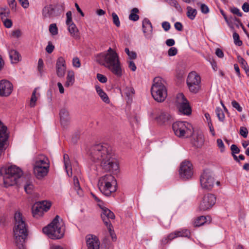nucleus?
I'll use <instances>...</instances> for the list:
<instances>
[{
	"mask_svg": "<svg viewBox=\"0 0 249 249\" xmlns=\"http://www.w3.org/2000/svg\"><path fill=\"white\" fill-rule=\"evenodd\" d=\"M89 155L90 160L99 163L105 171L114 172L119 170V163L108 144L101 143L93 145L89 150Z\"/></svg>",
	"mask_w": 249,
	"mask_h": 249,
	"instance_id": "obj_1",
	"label": "nucleus"
},
{
	"mask_svg": "<svg viewBox=\"0 0 249 249\" xmlns=\"http://www.w3.org/2000/svg\"><path fill=\"white\" fill-rule=\"evenodd\" d=\"M96 61L107 68L117 76H122V70L119 56L112 48H109L106 52L98 54Z\"/></svg>",
	"mask_w": 249,
	"mask_h": 249,
	"instance_id": "obj_2",
	"label": "nucleus"
},
{
	"mask_svg": "<svg viewBox=\"0 0 249 249\" xmlns=\"http://www.w3.org/2000/svg\"><path fill=\"white\" fill-rule=\"evenodd\" d=\"M0 173L3 176V184L6 187L17 184L18 179L23 175L21 169L16 165L1 168Z\"/></svg>",
	"mask_w": 249,
	"mask_h": 249,
	"instance_id": "obj_3",
	"label": "nucleus"
},
{
	"mask_svg": "<svg viewBox=\"0 0 249 249\" xmlns=\"http://www.w3.org/2000/svg\"><path fill=\"white\" fill-rule=\"evenodd\" d=\"M42 231L50 238L60 239L64 235V223L58 215H56L50 224L43 228Z\"/></svg>",
	"mask_w": 249,
	"mask_h": 249,
	"instance_id": "obj_4",
	"label": "nucleus"
},
{
	"mask_svg": "<svg viewBox=\"0 0 249 249\" xmlns=\"http://www.w3.org/2000/svg\"><path fill=\"white\" fill-rule=\"evenodd\" d=\"M117 182L111 175H106L99 178L98 183L100 192L106 196H109L117 190Z\"/></svg>",
	"mask_w": 249,
	"mask_h": 249,
	"instance_id": "obj_5",
	"label": "nucleus"
},
{
	"mask_svg": "<svg viewBox=\"0 0 249 249\" xmlns=\"http://www.w3.org/2000/svg\"><path fill=\"white\" fill-rule=\"evenodd\" d=\"M162 81V79L160 77L155 78L151 89L152 97L158 102L164 101L167 95V89Z\"/></svg>",
	"mask_w": 249,
	"mask_h": 249,
	"instance_id": "obj_6",
	"label": "nucleus"
},
{
	"mask_svg": "<svg viewBox=\"0 0 249 249\" xmlns=\"http://www.w3.org/2000/svg\"><path fill=\"white\" fill-rule=\"evenodd\" d=\"M172 129L175 135L179 138H189L194 133L192 125L187 122H176L172 124Z\"/></svg>",
	"mask_w": 249,
	"mask_h": 249,
	"instance_id": "obj_7",
	"label": "nucleus"
},
{
	"mask_svg": "<svg viewBox=\"0 0 249 249\" xmlns=\"http://www.w3.org/2000/svg\"><path fill=\"white\" fill-rule=\"evenodd\" d=\"M201 187L206 190H211L214 187L215 183L219 186L220 182L215 181L213 173L209 170H205L200 178Z\"/></svg>",
	"mask_w": 249,
	"mask_h": 249,
	"instance_id": "obj_8",
	"label": "nucleus"
},
{
	"mask_svg": "<svg viewBox=\"0 0 249 249\" xmlns=\"http://www.w3.org/2000/svg\"><path fill=\"white\" fill-rule=\"evenodd\" d=\"M216 197L213 194L207 193L202 196L198 207L200 211H207L213 208L216 203Z\"/></svg>",
	"mask_w": 249,
	"mask_h": 249,
	"instance_id": "obj_9",
	"label": "nucleus"
},
{
	"mask_svg": "<svg viewBox=\"0 0 249 249\" xmlns=\"http://www.w3.org/2000/svg\"><path fill=\"white\" fill-rule=\"evenodd\" d=\"M200 77L194 71L190 72L187 79V84L189 90L193 93L197 92L200 88Z\"/></svg>",
	"mask_w": 249,
	"mask_h": 249,
	"instance_id": "obj_10",
	"label": "nucleus"
},
{
	"mask_svg": "<svg viewBox=\"0 0 249 249\" xmlns=\"http://www.w3.org/2000/svg\"><path fill=\"white\" fill-rule=\"evenodd\" d=\"M14 236L17 246L19 249H23V243L27 236V228L18 226L17 229L16 226L13 228Z\"/></svg>",
	"mask_w": 249,
	"mask_h": 249,
	"instance_id": "obj_11",
	"label": "nucleus"
},
{
	"mask_svg": "<svg viewBox=\"0 0 249 249\" xmlns=\"http://www.w3.org/2000/svg\"><path fill=\"white\" fill-rule=\"evenodd\" d=\"M176 104L179 112L185 115L191 114V109L189 102L182 93L177 94Z\"/></svg>",
	"mask_w": 249,
	"mask_h": 249,
	"instance_id": "obj_12",
	"label": "nucleus"
},
{
	"mask_svg": "<svg viewBox=\"0 0 249 249\" xmlns=\"http://www.w3.org/2000/svg\"><path fill=\"white\" fill-rule=\"evenodd\" d=\"M51 206V203L46 201L35 203L32 207L33 216L36 218L42 216L44 212H47L50 208Z\"/></svg>",
	"mask_w": 249,
	"mask_h": 249,
	"instance_id": "obj_13",
	"label": "nucleus"
},
{
	"mask_svg": "<svg viewBox=\"0 0 249 249\" xmlns=\"http://www.w3.org/2000/svg\"><path fill=\"white\" fill-rule=\"evenodd\" d=\"M193 165L189 161H184L180 165L179 174L181 178L183 179H189L193 175Z\"/></svg>",
	"mask_w": 249,
	"mask_h": 249,
	"instance_id": "obj_14",
	"label": "nucleus"
},
{
	"mask_svg": "<svg viewBox=\"0 0 249 249\" xmlns=\"http://www.w3.org/2000/svg\"><path fill=\"white\" fill-rule=\"evenodd\" d=\"M6 131V126L0 121V156L2 155L6 149L5 145L8 138Z\"/></svg>",
	"mask_w": 249,
	"mask_h": 249,
	"instance_id": "obj_15",
	"label": "nucleus"
},
{
	"mask_svg": "<svg viewBox=\"0 0 249 249\" xmlns=\"http://www.w3.org/2000/svg\"><path fill=\"white\" fill-rule=\"evenodd\" d=\"M13 87L12 83L6 80L0 81V96H8L13 90Z\"/></svg>",
	"mask_w": 249,
	"mask_h": 249,
	"instance_id": "obj_16",
	"label": "nucleus"
},
{
	"mask_svg": "<svg viewBox=\"0 0 249 249\" xmlns=\"http://www.w3.org/2000/svg\"><path fill=\"white\" fill-rule=\"evenodd\" d=\"M102 212L101 213V216L104 224L106 226L111 225L110 219H114L115 215L113 212L106 207H101Z\"/></svg>",
	"mask_w": 249,
	"mask_h": 249,
	"instance_id": "obj_17",
	"label": "nucleus"
},
{
	"mask_svg": "<svg viewBox=\"0 0 249 249\" xmlns=\"http://www.w3.org/2000/svg\"><path fill=\"white\" fill-rule=\"evenodd\" d=\"M66 71V65L64 58L59 57L56 63V73L58 77L62 78L65 76Z\"/></svg>",
	"mask_w": 249,
	"mask_h": 249,
	"instance_id": "obj_18",
	"label": "nucleus"
},
{
	"mask_svg": "<svg viewBox=\"0 0 249 249\" xmlns=\"http://www.w3.org/2000/svg\"><path fill=\"white\" fill-rule=\"evenodd\" d=\"M154 114L155 119L161 124L166 123L171 118V116L168 112L159 109H156Z\"/></svg>",
	"mask_w": 249,
	"mask_h": 249,
	"instance_id": "obj_19",
	"label": "nucleus"
},
{
	"mask_svg": "<svg viewBox=\"0 0 249 249\" xmlns=\"http://www.w3.org/2000/svg\"><path fill=\"white\" fill-rule=\"evenodd\" d=\"M86 239L88 249H99L100 243L96 236L88 235Z\"/></svg>",
	"mask_w": 249,
	"mask_h": 249,
	"instance_id": "obj_20",
	"label": "nucleus"
},
{
	"mask_svg": "<svg viewBox=\"0 0 249 249\" xmlns=\"http://www.w3.org/2000/svg\"><path fill=\"white\" fill-rule=\"evenodd\" d=\"M143 32L145 36L148 39H151L153 36V27L150 20L147 18H144L142 21Z\"/></svg>",
	"mask_w": 249,
	"mask_h": 249,
	"instance_id": "obj_21",
	"label": "nucleus"
},
{
	"mask_svg": "<svg viewBox=\"0 0 249 249\" xmlns=\"http://www.w3.org/2000/svg\"><path fill=\"white\" fill-rule=\"evenodd\" d=\"M193 139L192 140V143L193 145L197 147H201L204 144V137L203 133L199 131H197L196 133L193 134Z\"/></svg>",
	"mask_w": 249,
	"mask_h": 249,
	"instance_id": "obj_22",
	"label": "nucleus"
},
{
	"mask_svg": "<svg viewBox=\"0 0 249 249\" xmlns=\"http://www.w3.org/2000/svg\"><path fill=\"white\" fill-rule=\"evenodd\" d=\"M14 226L18 229V226H21L22 228H27V225L25 222L24 217L22 213L19 212H17L14 216Z\"/></svg>",
	"mask_w": 249,
	"mask_h": 249,
	"instance_id": "obj_23",
	"label": "nucleus"
},
{
	"mask_svg": "<svg viewBox=\"0 0 249 249\" xmlns=\"http://www.w3.org/2000/svg\"><path fill=\"white\" fill-rule=\"evenodd\" d=\"M59 115L61 125L64 127L67 126L70 121V118L68 110L65 108H62L60 111Z\"/></svg>",
	"mask_w": 249,
	"mask_h": 249,
	"instance_id": "obj_24",
	"label": "nucleus"
},
{
	"mask_svg": "<svg viewBox=\"0 0 249 249\" xmlns=\"http://www.w3.org/2000/svg\"><path fill=\"white\" fill-rule=\"evenodd\" d=\"M49 167V162L48 158L44 155H40L36 159L34 167Z\"/></svg>",
	"mask_w": 249,
	"mask_h": 249,
	"instance_id": "obj_25",
	"label": "nucleus"
},
{
	"mask_svg": "<svg viewBox=\"0 0 249 249\" xmlns=\"http://www.w3.org/2000/svg\"><path fill=\"white\" fill-rule=\"evenodd\" d=\"M49 168V167H46L45 166L34 167V174L37 178H41L47 175Z\"/></svg>",
	"mask_w": 249,
	"mask_h": 249,
	"instance_id": "obj_26",
	"label": "nucleus"
},
{
	"mask_svg": "<svg viewBox=\"0 0 249 249\" xmlns=\"http://www.w3.org/2000/svg\"><path fill=\"white\" fill-rule=\"evenodd\" d=\"M42 15L44 18H53L54 14V8L51 4L45 6L42 9Z\"/></svg>",
	"mask_w": 249,
	"mask_h": 249,
	"instance_id": "obj_27",
	"label": "nucleus"
},
{
	"mask_svg": "<svg viewBox=\"0 0 249 249\" xmlns=\"http://www.w3.org/2000/svg\"><path fill=\"white\" fill-rule=\"evenodd\" d=\"M63 161L65 166V168L68 176L71 177L72 176V168L71 162L70 160L69 156L68 154H65L63 155Z\"/></svg>",
	"mask_w": 249,
	"mask_h": 249,
	"instance_id": "obj_28",
	"label": "nucleus"
},
{
	"mask_svg": "<svg viewBox=\"0 0 249 249\" xmlns=\"http://www.w3.org/2000/svg\"><path fill=\"white\" fill-rule=\"evenodd\" d=\"M95 89L102 100L106 104H109V99L106 93L98 85H95Z\"/></svg>",
	"mask_w": 249,
	"mask_h": 249,
	"instance_id": "obj_29",
	"label": "nucleus"
},
{
	"mask_svg": "<svg viewBox=\"0 0 249 249\" xmlns=\"http://www.w3.org/2000/svg\"><path fill=\"white\" fill-rule=\"evenodd\" d=\"M9 54L12 63H18L21 58L19 53L15 50H11L9 52Z\"/></svg>",
	"mask_w": 249,
	"mask_h": 249,
	"instance_id": "obj_30",
	"label": "nucleus"
},
{
	"mask_svg": "<svg viewBox=\"0 0 249 249\" xmlns=\"http://www.w3.org/2000/svg\"><path fill=\"white\" fill-rule=\"evenodd\" d=\"M67 25L68 26V30L72 36L75 38L79 37L78 29L74 23H71L70 24H67Z\"/></svg>",
	"mask_w": 249,
	"mask_h": 249,
	"instance_id": "obj_31",
	"label": "nucleus"
},
{
	"mask_svg": "<svg viewBox=\"0 0 249 249\" xmlns=\"http://www.w3.org/2000/svg\"><path fill=\"white\" fill-rule=\"evenodd\" d=\"M74 82V73L73 71L68 72L67 76V81L65 84L66 87L71 86Z\"/></svg>",
	"mask_w": 249,
	"mask_h": 249,
	"instance_id": "obj_32",
	"label": "nucleus"
},
{
	"mask_svg": "<svg viewBox=\"0 0 249 249\" xmlns=\"http://www.w3.org/2000/svg\"><path fill=\"white\" fill-rule=\"evenodd\" d=\"M139 12V10L137 8H133L129 16V19L134 21H137L139 19V16L137 14Z\"/></svg>",
	"mask_w": 249,
	"mask_h": 249,
	"instance_id": "obj_33",
	"label": "nucleus"
},
{
	"mask_svg": "<svg viewBox=\"0 0 249 249\" xmlns=\"http://www.w3.org/2000/svg\"><path fill=\"white\" fill-rule=\"evenodd\" d=\"M73 180L74 189L77 191V193L79 196H82L83 195V191L80 186L77 178L74 176Z\"/></svg>",
	"mask_w": 249,
	"mask_h": 249,
	"instance_id": "obj_34",
	"label": "nucleus"
},
{
	"mask_svg": "<svg viewBox=\"0 0 249 249\" xmlns=\"http://www.w3.org/2000/svg\"><path fill=\"white\" fill-rule=\"evenodd\" d=\"M187 12L186 14L188 18L191 20L194 19L197 14L196 9H194L190 6H187Z\"/></svg>",
	"mask_w": 249,
	"mask_h": 249,
	"instance_id": "obj_35",
	"label": "nucleus"
},
{
	"mask_svg": "<svg viewBox=\"0 0 249 249\" xmlns=\"http://www.w3.org/2000/svg\"><path fill=\"white\" fill-rule=\"evenodd\" d=\"M206 219L207 217L205 216H200L198 217L194 221V226L199 227L204 225L206 222Z\"/></svg>",
	"mask_w": 249,
	"mask_h": 249,
	"instance_id": "obj_36",
	"label": "nucleus"
},
{
	"mask_svg": "<svg viewBox=\"0 0 249 249\" xmlns=\"http://www.w3.org/2000/svg\"><path fill=\"white\" fill-rule=\"evenodd\" d=\"M25 191L29 194H32L33 189H34V185L32 184V181L30 180H28L24 186Z\"/></svg>",
	"mask_w": 249,
	"mask_h": 249,
	"instance_id": "obj_37",
	"label": "nucleus"
},
{
	"mask_svg": "<svg viewBox=\"0 0 249 249\" xmlns=\"http://www.w3.org/2000/svg\"><path fill=\"white\" fill-rule=\"evenodd\" d=\"M10 14L9 10L6 8H1L0 9V17L2 20L7 18Z\"/></svg>",
	"mask_w": 249,
	"mask_h": 249,
	"instance_id": "obj_38",
	"label": "nucleus"
},
{
	"mask_svg": "<svg viewBox=\"0 0 249 249\" xmlns=\"http://www.w3.org/2000/svg\"><path fill=\"white\" fill-rule=\"evenodd\" d=\"M167 2L172 6H174L177 10L181 13L182 9L176 0H168Z\"/></svg>",
	"mask_w": 249,
	"mask_h": 249,
	"instance_id": "obj_39",
	"label": "nucleus"
},
{
	"mask_svg": "<svg viewBox=\"0 0 249 249\" xmlns=\"http://www.w3.org/2000/svg\"><path fill=\"white\" fill-rule=\"evenodd\" d=\"M215 112L219 120L223 122L225 119V115L222 109L220 107H216Z\"/></svg>",
	"mask_w": 249,
	"mask_h": 249,
	"instance_id": "obj_40",
	"label": "nucleus"
},
{
	"mask_svg": "<svg viewBox=\"0 0 249 249\" xmlns=\"http://www.w3.org/2000/svg\"><path fill=\"white\" fill-rule=\"evenodd\" d=\"M36 89H37L36 88L32 93L30 103L31 107H34L36 105V103L37 99V97L36 96Z\"/></svg>",
	"mask_w": 249,
	"mask_h": 249,
	"instance_id": "obj_41",
	"label": "nucleus"
},
{
	"mask_svg": "<svg viewBox=\"0 0 249 249\" xmlns=\"http://www.w3.org/2000/svg\"><path fill=\"white\" fill-rule=\"evenodd\" d=\"M124 93L128 98H130L134 94V90L132 87H126L124 89Z\"/></svg>",
	"mask_w": 249,
	"mask_h": 249,
	"instance_id": "obj_42",
	"label": "nucleus"
},
{
	"mask_svg": "<svg viewBox=\"0 0 249 249\" xmlns=\"http://www.w3.org/2000/svg\"><path fill=\"white\" fill-rule=\"evenodd\" d=\"M233 38L234 40V43L236 45L238 46H242V45L243 44V42L240 39L239 36L237 33L234 32L233 34Z\"/></svg>",
	"mask_w": 249,
	"mask_h": 249,
	"instance_id": "obj_43",
	"label": "nucleus"
},
{
	"mask_svg": "<svg viewBox=\"0 0 249 249\" xmlns=\"http://www.w3.org/2000/svg\"><path fill=\"white\" fill-rule=\"evenodd\" d=\"M49 32L53 36H55L58 34V28L56 24H51L50 25Z\"/></svg>",
	"mask_w": 249,
	"mask_h": 249,
	"instance_id": "obj_44",
	"label": "nucleus"
},
{
	"mask_svg": "<svg viewBox=\"0 0 249 249\" xmlns=\"http://www.w3.org/2000/svg\"><path fill=\"white\" fill-rule=\"evenodd\" d=\"M237 58L238 62L240 63L242 68L244 69V70L249 67L247 62L242 57H241L240 55H238Z\"/></svg>",
	"mask_w": 249,
	"mask_h": 249,
	"instance_id": "obj_45",
	"label": "nucleus"
},
{
	"mask_svg": "<svg viewBox=\"0 0 249 249\" xmlns=\"http://www.w3.org/2000/svg\"><path fill=\"white\" fill-rule=\"evenodd\" d=\"M125 53L128 56V57L130 59H135L136 58L137 54L135 52L133 51H130L129 49L126 48L124 50Z\"/></svg>",
	"mask_w": 249,
	"mask_h": 249,
	"instance_id": "obj_46",
	"label": "nucleus"
},
{
	"mask_svg": "<svg viewBox=\"0 0 249 249\" xmlns=\"http://www.w3.org/2000/svg\"><path fill=\"white\" fill-rule=\"evenodd\" d=\"M112 17L113 19V23L117 26L119 27L120 26V22L119 20V18L117 15L113 12L112 13Z\"/></svg>",
	"mask_w": 249,
	"mask_h": 249,
	"instance_id": "obj_47",
	"label": "nucleus"
},
{
	"mask_svg": "<svg viewBox=\"0 0 249 249\" xmlns=\"http://www.w3.org/2000/svg\"><path fill=\"white\" fill-rule=\"evenodd\" d=\"M178 232V237H189L190 235V232L187 230H183L180 231H176Z\"/></svg>",
	"mask_w": 249,
	"mask_h": 249,
	"instance_id": "obj_48",
	"label": "nucleus"
},
{
	"mask_svg": "<svg viewBox=\"0 0 249 249\" xmlns=\"http://www.w3.org/2000/svg\"><path fill=\"white\" fill-rule=\"evenodd\" d=\"M107 229L108 230L112 240L116 241L117 238H116V234H115L114 230L113 229L112 225L107 226Z\"/></svg>",
	"mask_w": 249,
	"mask_h": 249,
	"instance_id": "obj_49",
	"label": "nucleus"
},
{
	"mask_svg": "<svg viewBox=\"0 0 249 249\" xmlns=\"http://www.w3.org/2000/svg\"><path fill=\"white\" fill-rule=\"evenodd\" d=\"M72 65L75 68H80L81 66V62L80 59L77 57H75L72 59Z\"/></svg>",
	"mask_w": 249,
	"mask_h": 249,
	"instance_id": "obj_50",
	"label": "nucleus"
},
{
	"mask_svg": "<svg viewBox=\"0 0 249 249\" xmlns=\"http://www.w3.org/2000/svg\"><path fill=\"white\" fill-rule=\"evenodd\" d=\"M232 106L235 108L238 111L241 112L242 111V107L240 106L239 104L236 101L233 100L231 102Z\"/></svg>",
	"mask_w": 249,
	"mask_h": 249,
	"instance_id": "obj_51",
	"label": "nucleus"
},
{
	"mask_svg": "<svg viewBox=\"0 0 249 249\" xmlns=\"http://www.w3.org/2000/svg\"><path fill=\"white\" fill-rule=\"evenodd\" d=\"M43 61L42 59H39L38 61L37 69L38 71L41 75L43 71Z\"/></svg>",
	"mask_w": 249,
	"mask_h": 249,
	"instance_id": "obj_52",
	"label": "nucleus"
},
{
	"mask_svg": "<svg viewBox=\"0 0 249 249\" xmlns=\"http://www.w3.org/2000/svg\"><path fill=\"white\" fill-rule=\"evenodd\" d=\"M218 147L220 149V151L223 152L225 150V146L222 140L220 139H218L216 141Z\"/></svg>",
	"mask_w": 249,
	"mask_h": 249,
	"instance_id": "obj_53",
	"label": "nucleus"
},
{
	"mask_svg": "<svg viewBox=\"0 0 249 249\" xmlns=\"http://www.w3.org/2000/svg\"><path fill=\"white\" fill-rule=\"evenodd\" d=\"M67 19L66 21V24H70L71 23H73L72 20V14L71 11H69L66 13Z\"/></svg>",
	"mask_w": 249,
	"mask_h": 249,
	"instance_id": "obj_54",
	"label": "nucleus"
},
{
	"mask_svg": "<svg viewBox=\"0 0 249 249\" xmlns=\"http://www.w3.org/2000/svg\"><path fill=\"white\" fill-rule=\"evenodd\" d=\"M97 79L102 83H105L107 81V78L104 75L100 73L97 74Z\"/></svg>",
	"mask_w": 249,
	"mask_h": 249,
	"instance_id": "obj_55",
	"label": "nucleus"
},
{
	"mask_svg": "<svg viewBox=\"0 0 249 249\" xmlns=\"http://www.w3.org/2000/svg\"><path fill=\"white\" fill-rule=\"evenodd\" d=\"M248 134V130L245 127H241L240 128V134L244 138H247Z\"/></svg>",
	"mask_w": 249,
	"mask_h": 249,
	"instance_id": "obj_56",
	"label": "nucleus"
},
{
	"mask_svg": "<svg viewBox=\"0 0 249 249\" xmlns=\"http://www.w3.org/2000/svg\"><path fill=\"white\" fill-rule=\"evenodd\" d=\"M177 53L178 50L175 47L170 48L168 51V55L170 56H174L176 55Z\"/></svg>",
	"mask_w": 249,
	"mask_h": 249,
	"instance_id": "obj_57",
	"label": "nucleus"
},
{
	"mask_svg": "<svg viewBox=\"0 0 249 249\" xmlns=\"http://www.w3.org/2000/svg\"><path fill=\"white\" fill-rule=\"evenodd\" d=\"M231 11L232 13L238 16V17H241L242 16V13L240 11V10L236 7L231 8Z\"/></svg>",
	"mask_w": 249,
	"mask_h": 249,
	"instance_id": "obj_58",
	"label": "nucleus"
},
{
	"mask_svg": "<svg viewBox=\"0 0 249 249\" xmlns=\"http://www.w3.org/2000/svg\"><path fill=\"white\" fill-rule=\"evenodd\" d=\"M54 49V46L51 42H49L48 45L46 47V51L49 53H51L53 52Z\"/></svg>",
	"mask_w": 249,
	"mask_h": 249,
	"instance_id": "obj_59",
	"label": "nucleus"
},
{
	"mask_svg": "<svg viewBox=\"0 0 249 249\" xmlns=\"http://www.w3.org/2000/svg\"><path fill=\"white\" fill-rule=\"evenodd\" d=\"M232 155L238 154L240 150L239 148L235 144H232L231 146Z\"/></svg>",
	"mask_w": 249,
	"mask_h": 249,
	"instance_id": "obj_60",
	"label": "nucleus"
},
{
	"mask_svg": "<svg viewBox=\"0 0 249 249\" xmlns=\"http://www.w3.org/2000/svg\"><path fill=\"white\" fill-rule=\"evenodd\" d=\"M2 22L6 28H10L12 25V21L11 19L5 18V19L3 20Z\"/></svg>",
	"mask_w": 249,
	"mask_h": 249,
	"instance_id": "obj_61",
	"label": "nucleus"
},
{
	"mask_svg": "<svg viewBox=\"0 0 249 249\" xmlns=\"http://www.w3.org/2000/svg\"><path fill=\"white\" fill-rule=\"evenodd\" d=\"M21 34V31L19 29L15 30L12 31L11 36L15 38H18L20 36Z\"/></svg>",
	"mask_w": 249,
	"mask_h": 249,
	"instance_id": "obj_62",
	"label": "nucleus"
},
{
	"mask_svg": "<svg viewBox=\"0 0 249 249\" xmlns=\"http://www.w3.org/2000/svg\"><path fill=\"white\" fill-rule=\"evenodd\" d=\"M200 9L202 13L204 14H207L209 12L208 7L205 4H200Z\"/></svg>",
	"mask_w": 249,
	"mask_h": 249,
	"instance_id": "obj_63",
	"label": "nucleus"
},
{
	"mask_svg": "<svg viewBox=\"0 0 249 249\" xmlns=\"http://www.w3.org/2000/svg\"><path fill=\"white\" fill-rule=\"evenodd\" d=\"M162 27L165 31H168L171 28L170 23L167 21H164L162 23Z\"/></svg>",
	"mask_w": 249,
	"mask_h": 249,
	"instance_id": "obj_64",
	"label": "nucleus"
}]
</instances>
